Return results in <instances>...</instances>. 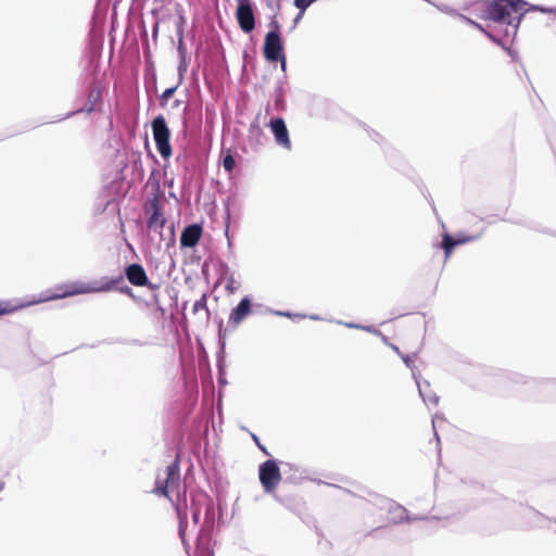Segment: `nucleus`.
<instances>
[{"mask_svg": "<svg viewBox=\"0 0 556 556\" xmlns=\"http://www.w3.org/2000/svg\"><path fill=\"white\" fill-rule=\"evenodd\" d=\"M280 480V469L275 460H266L260 466V481L266 492L274 491Z\"/></svg>", "mask_w": 556, "mask_h": 556, "instance_id": "423d86ee", "label": "nucleus"}, {"mask_svg": "<svg viewBox=\"0 0 556 556\" xmlns=\"http://www.w3.org/2000/svg\"><path fill=\"white\" fill-rule=\"evenodd\" d=\"M313 0H294V4L300 10L304 11L312 4Z\"/></svg>", "mask_w": 556, "mask_h": 556, "instance_id": "4be33fe9", "label": "nucleus"}, {"mask_svg": "<svg viewBox=\"0 0 556 556\" xmlns=\"http://www.w3.org/2000/svg\"><path fill=\"white\" fill-rule=\"evenodd\" d=\"M400 356H401V358L403 359V362L405 363V365H406L407 367H410V366H412V361H410V358H409L408 356L403 355V354H401Z\"/></svg>", "mask_w": 556, "mask_h": 556, "instance_id": "c756f323", "label": "nucleus"}, {"mask_svg": "<svg viewBox=\"0 0 556 556\" xmlns=\"http://www.w3.org/2000/svg\"><path fill=\"white\" fill-rule=\"evenodd\" d=\"M309 318H311V319H314V320H318V319H320L317 315H312V316H309Z\"/></svg>", "mask_w": 556, "mask_h": 556, "instance_id": "c9c22d12", "label": "nucleus"}, {"mask_svg": "<svg viewBox=\"0 0 556 556\" xmlns=\"http://www.w3.org/2000/svg\"><path fill=\"white\" fill-rule=\"evenodd\" d=\"M390 514L392 515L391 519L393 522H401L402 520L407 518L406 509L403 506L400 505H391Z\"/></svg>", "mask_w": 556, "mask_h": 556, "instance_id": "f3484780", "label": "nucleus"}, {"mask_svg": "<svg viewBox=\"0 0 556 556\" xmlns=\"http://www.w3.org/2000/svg\"><path fill=\"white\" fill-rule=\"evenodd\" d=\"M201 305H202V303H201V302H197V303L194 304V308H195V309H198V307H201Z\"/></svg>", "mask_w": 556, "mask_h": 556, "instance_id": "e433bc0d", "label": "nucleus"}, {"mask_svg": "<svg viewBox=\"0 0 556 556\" xmlns=\"http://www.w3.org/2000/svg\"><path fill=\"white\" fill-rule=\"evenodd\" d=\"M459 20L466 22L467 24L469 25H472L473 27H476L477 29H479L480 31H482L483 34H485L489 38H493L492 35L490 33H488L483 26L477 22H475L473 20L465 16V15H459Z\"/></svg>", "mask_w": 556, "mask_h": 556, "instance_id": "6ab92c4d", "label": "nucleus"}, {"mask_svg": "<svg viewBox=\"0 0 556 556\" xmlns=\"http://www.w3.org/2000/svg\"><path fill=\"white\" fill-rule=\"evenodd\" d=\"M198 503L205 508V523L212 525L214 522L215 516L214 503L212 498H210L206 494H200L198 495Z\"/></svg>", "mask_w": 556, "mask_h": 556, "instance_id": "4468645a", "label": "nucleus"}, {"mask_svg": "<svg viewBox=\"0 0 556 556\" xmlns=\"http://www.w3.org/2000/svg\"><path fill=\"white\" fill-rule=\"evenodd\" d=\"M178 515H179V519H180V522H179V535H180L182 542H185V526H184V521H182V517H181L180 511H178Z\"/></svg>", "mask_w": 556, "mask_h": 556, "instance_id": "393cba45", "label": "nucleus"}, {"mask_svg": "<svg viewBox=\"0 0 556 556\" xmlns=\"http://www.w3.org/2000/svg\"><path fill=\"white\" fill-rule=\"evenodd\" d=\"M226 289L231 293L238 289V283L232 276L228 278Z\"/></svg>", "mask_w": 556, "mask_h": 556, "instance_id": "b1692460", "label": "nucleus"}, {"mask_svg": "<svg viewBox=\"0 0 556 556\" xmlns=\"http://www.w3.org/2000/svg\"><path fill=\"white\" fill-rule=\"evenodd\" d=\"M435 7L442 13H445V14H448V15H452V16H456L458 18H459V15H462L455 9H453L452 7H450L447 4L440 3V4H435Z\"/></svg>", "mask_w": 556, "mask_h": 556, "instance_id": "aec40b11", "label": "nucleus"}, {"mask_svg": "<svg viewBox=\"0 0 556 556\" xmlns=\"http://www.w3.org/2000/svg\"><path fill=\"white\" fill-rule=\"evenodd\" d=\"M390 348L399 355H401L402 353L400 352L399 348L396 345H393V344H389Z\"/></svg>", "mask_w": 556, "mask_h": 556, "instance_id": "473e14b6", "label": "nucleus"}, {"mask_svg": "<svg viewBox=\"0 0 556 556\" xmlns=\"http://www.w3.org/2000/svg\"><path fill=\"white\" fill-rule=\"evenodd\" d=\"M270 26L274 27V30H270L265 36L264 42V56L269 62H277L279 58L283 54V47L280 38V34L278 31L279 24L277 21H273Z\"/></svg>", "mask_w": 556, "mask_h": 556, "instance_id": "39448f33", "label": "nucleus"}, {"mask_svg": "<svg viewBox=\"0 0 556 556\" xmlns=\"http://www.w3.org/2000/svg\"><path fill=\"white\" fill-rule=\"evenodd\" d=\"M435 422H437V418H433V419H432V425H433V428H434V429H435ZM434 435L437 437V439H439L438 433H437V431H435V430H434Z\"/></svg>", "mask_w": 556, "mask_h": 556, "instance_id": "72a5a7b5", "label": "nucleus"}, {"mask_svg": "<svg viewBox=\"0 0 556 556\" xmlns=\"http://www.w3.org/2000/svg\"><path fill=\"white\" fill-rule=\"evenodd\" d=\"M179 480V465L177 462H174L163 472L157 475L153 492L156 495L168 497V492L178 486Z\"/></svg>", "mask_w": 556, "mask_h": 556, "instance_id": "7ed1b4c3", "label": "nucleus"}, {"mask_svg": "<svg viewBox=\"0 0 556 556\" xmlns=\"http://www.w3.org/2000/svg\"><path fill=\"white\" fill-rule=\"evenodd\" d=\"M11 312V309L3 303H0V316Z\"/></svg>", "mask_w": 556, "mask_h": 556, "instance_id": "cd10ccee", "label": "nucleus"}, {"mask_svg": "<svg viewBox=\"0 0 556 556\" xmlns=\"http://www.w3.org/2000/svg\"><path fill=\"white\" fill-rule=\"evenodd\" d=\"M268 312L270 314H274V315H277V316H285V317L292 318V314L290 312L274 311V309H268Z\"/></svg>", "mask_w": 556, "mask_h": 556, "instance_id": "a878e982", "label": "nucleus"}, {"mask_svg": "<svg viewBox=\"0 0 556 556\" xmlns=\"http://www.w3.org/2000/svg\"><path fill=\"white\" fill-rule=\"evenodd\" d=\"M270 128L275 136V140L278 146H281L288 150L291 149V141L285 121L280 117L270 121Z\"/></svg>", "mask_w": 556, "mask_h": 556, "instance_id": "6e6552de", "label": "nucleus"}, {"mask_svg": "<svg viewBox=\"0 0 556 556\" xmlns=\"http://www.w3.org/2000/svg\"><path fill=\"white\" fill-rule=\"evenodd\" d=\"M278 61H280L281 70H282V71H286V66H287V64H286V58H285V55L282 54V55H281V58H279V60H278Z\"/></svg>", "mask_w": 556, "mask_h": 556, "instance_id": "2f4dec72", "label": "nucleus"}, {"mask_svg": "<svg viewBox=\"0 0 556 556\" xmlns=\"http://www.w3.org/2000/svg\"><path fill=\"white\" fill-rule=\"evenodd\" d=\"M480 236H463L454 239L448 233H445L442 240V247L444 249L445 257L448 258L451 256L452 251L456 245L475 241Z\"/></svg>", "mask_w": 556, "mask_h": 556, "instance_id": "f8f14e48", "label": "nucleus"}, {"mask_svg": "<svg viewBox=\"0 0 556 556\" xmlns=\"http://www.w3.org/2000/svg\"><path fill=\"white\" fill-rule=\"evenodd\" d=\"M294 317L304 318V315H294Z\"/></svg>", "mask_w": 556, "mask_h": 556, "instance_id": "4c0bfd02", "label": "nucleus"}, {"mask_svg": "<svg viewBox=\"0 0 556 556\" xmlns=\"http://www.w3.org/2000/svg\"><path fill=\"white\" fill-rule=\"evenodd\" d=\"M528 11L552 12L540 5H529L525 0H494L488 5V16L497 23H507L516 29Z\"/></svg>", "mask_w": 556, "mask_h": 556, "instance_id": "f257e3e1", "label": "nucleus"}, {"mask_svg": "<svg viewBox=\"0 0 556 556\" xmlns=\"http://www.w3.org/2000/svg\"><path fill=\"white\" fill-rule=\"evenodd\" d=\"M119 281H123V276H119L115 279L104 277L99 282L96 281L92 283L72 282L66 286L58 287L59 292L45 294L42 298L31 301L30 304L62 299L77 294L109 292L113 290L115 285H117Z\"/></svg>", "mask_w": 556, "mask_h": 556, "instance_id": "f03ea898", "label": "nucleus"}, {"mask_svg": "<svg viewBox=\"0 0 556 556\" xmlns=\"http://www.w3.org/2000/svg\"><path fill=\"white\" fill-rule=\"evenodd\" d=\"M343 325L351 329H361V327H362V325L353 324V323H344Z\"/></svg>", "mask_w": 556, "mask_h": 556, "instance_id": "c85d7f7f", "label": "nucleus"}, {"mask_svg": "<svg viewBox=\"0 0 556 556\" xmlns=\"http://www.w3.org/2000/svg\"><path fill=\"white\" fill-rule=\"evenodd\" d=\"M236 18L241 30L251 33L255 27V17L251 0H237Z\"/></svg>", "mask_w": 556, "mask_h": 556, "instance_id": "0eeeda50", "label": "nucleus"}, {"mask_svg": "<svg viewBox=\"0 0 556 556\" xmlns=\"http://www.w3.org/2000/svg\"><path fill=\"white\" fill-rule=\"evenodd\" d=\"M151 127L159 153L162 157L168 159L172 155L170 132L165 118L162 115L156 116L152 121Z\"/></svg>", "mask_w": 556, "mask_h": 556, "instance_id": "20e7f679", "label": "nucleus"}, {"mask_svg": "<svg viewBox=\"0 0 556 556\" xmlns=\"http://www.w3.org/2000/svg\"><path fill=\"white\" fill-rule=\"evenodd\" d=\"M127 280L136 287L149 286V279L144 268L140 264H130L125 268Z\"/></svg>", "mask_w": 556, "mask_h": 556, "instance_id": "1a4fd4ad", "label": "nucleus"}, {"mask_svg": "<svg viewBox=\"0 0 556 556\" xmlns=\"http://www.w3.org/2000/svg\"><path fill=\"white\" fill-rule=\"evenodd\" d=\"M235 164H236V162L231 154H227L223 160V166H224L225 170H227L229 173L233 169Z\"/></svg>", "mask_w": 556, "mask_h": 556, "instance_id": "412c9836", "label": "nucleus"}, {"mask_svg": "<svg viewBox=\"0 0 556 556\" xmlns=\"http://www.w3.org/2000/svg\"><path fill=\"white\" fill-rule=\"evenodd\" d=\"M379 336L382 338V341H383L386 344H388V345L390 344V343L388 342L387 337H384L382 333H381V334H379Z\"/></svg>", "mask_w": 556, "mask_h": 556, "instance_id": "f704fd0d", "label": "nucleus"}, {"mask_svg": "<svg viewBox=\"0 0 556 556\" xmlns=\"http://www.w3.org/2000/svg\"><path fill=\"white\" fill-rule=\"evenodd\" d=\"M202 229L199 225L193 224L186 227L180 236V244L185 248L194 247L201 238Z\"/></svg>", "mask_w": 556, "mask_h": 556, "instance_id": "9b49d317", "label": "nucleus"}, {"mask_svg": "<svg viewBox=\"0 0 556 556\" xmlns=\"http://www.w3.org/2000/svg\"><path fill=\"white\" fill-rule=\"evenodd\" d=\"M100 99H101V90L97 87H93L89 91L85 108L81 110H78L77 112L84 111V112L91 113L92 111H94V106L100 101Z\"/></svg>", "mask_w": 556, "mask_h": 556, "instance_id": "2eb2a0df", "label": "nucleus"}, {"mask_svg": "<svg viewBox=\"0 0 556 556\" xmlns=\"http://www.w3.org/2000/svg\"><path fill=\"white\" fill-rule=\"evenodd\" d=\"M361 329L370 333L381 334V332L377 330L374 326H362Z\"/></svg>", "mask_w": 556, "mask_h": 556, "instance_id": "bb28decb", "label": "nucleus"}, {"mask_svg": "<svg viewBox=\"0 0 556 556\" xmlns=\"http://www.w3.org/2000/svg\"><path fill=\"white\" fill-rule=\"evenodd\" d=\"M153 213L148 220V228L151 231L159 232L161 235V230L164 227L166 220L160 212V208L156 203L152 204Z\"/></svg>", "mask_w": 556, "mask_h": 556, "instance_id": "ddd939ff", "label": "nucleus"}, {"mask_svg": "<svg viewBox=\"0 0 556 556\" xmlns=\"http://www.w3.org/2000/svg\"><path fill=\"white\" fill-rule=\"evenodd\" d=\"M251 313V301L248 296L241 299L239 304L231 311L229 316V324L238 326Z\"/></svg>", "mask_w": 556, "mask_h": 556, "instance_id": "9d476101", "label": "nucleus"}, {"mask_svg": "<svg viewBox=\"0 0 556 556\" xmlns=\"http://www.w3.org/2000/svg\"><path fill=\"white\" fill-rule=\"evenodd\" d=\"M119 291L125 293V294H127V295H132V290L129 287H127V286L121 288Z\"/></svg>", "mask_w": 556, "mask_h": 556, "instance_id": "7c9ffc66", "label": "nucleus"}, {"mask_svg": "<svg viewBox=\"0 0 556 556\" xmlns=\"http://www.w3.org/2000/svg\"><path fill=\"white\" fill-rule=\"evenodd\" d=\"M555 12H556V10H555Z\"/></svg>", "mask_w": 556, "mask_h": 556, "instance_id": "58836bf2", "label": "nucleus"}, {"mask_svg": "<svg viewBox=\"0 0 556 556\" xmlns=\"http://www.w3.org/2000/svg\"><path fill=\"white\" fill-rule=\"evenodd\" d=\"M417 387H418V391H419V395L421 396L422 401L426 403V404H432V405H437L439 403V396L432 392H427L422 384L420 382L417 381Z\"/></svg>", "mask_w": 556, "mask_h": 556, "instance_id": "dca6fc26", "label": "nucleus"}, {"mask_svg": "<svg viewBox=\"0 0 556 556\" xmlns=\"http://www.w3.org/2000/svg\"><path fill=\"white\" fill-rule=\"evenodd\" d=\"M201 507H202V505L198 503V496L193 497L192 503H191V509H192V519H193L194 523H198L200 520Z\"/></svg>", "mask_w": 556, "mask_h": 556, "instance_id": "a211bd4d", "label": "nucleus"}, {"mask_svg": "<svg viewBox=\"0 0 556 556\" xmlns=\"http://www.w3.org/2000/svg\"><path fill=\"white\" fill-rule=\"evenodd\" d=\"M175 91H176V87H170V88L165 89L161 96V100L167 101L168 99H170L173 97Z\"/></svg>", "mask_w": 556, "mask_h": 556, "instance_id": "5701e85b", "label": "nucleus"}]
</instances>
